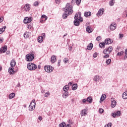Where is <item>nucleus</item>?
Returning <instances> with one entry per match:
<instances>
[{
  "mask_svg": "<svg viewBox=\"0 0 127 127\" xmlns=\"http://www.w3.org/2000/svg\"><path fill=\"white\" fill-rule=\"evenodd\" d=\"M124 53V51H121L120 52L118 53L117 55V56H122V55H123Z\"/></svg>",
  "mask_w": 127,
  "mask_h": 127,
  "instance_id": "41",
  "label": "nucleus"
},
{
  "mask_svg": "<svg viewBox=\"0 0 127 127\" xmlns=\"http://www.w3.org/2000/svg\"><path fill=\"white\" fill-rule=\"evenodd\" d=\"M111 62H112V60L109 59L106 61V64H107V65H110Z\"/></svg>",
  "mask_w": 127,
  "mask_h": 127,
  "instance_id": "42",
  "label": "nucleus"
},
{
  "mask_svg": "<svg viewBox=\"0 0 127 127\" xmlns=\"http://www.w3.org/2000/svg\"><path fill=\"white\" fill-rule=\"evenodd\" d=\"M105 45H106V43H105V42L103 43H100L99 44V47H100V48H105Z\"/></svg>",
  "mask_w": 127,
  "mask_h": 127,
  "instance_id": "32",
  "label": "nucleus"
},
{
  "mask_svg": "<svg viewBox=\"0 0 127 127\" xmlns=\"http://www.w3.org/2000/svg\"><path fill=\"white\" fill-rule=\"evenodd\" d=\"M68 86L69 87H71V86H72V82H69L68 84Z\"/></svg>",
  "mask_w": 127,
  "mask_h": 127,
  "instance_id": "58",
  "label": "nucleus"
},
{
  "mask_svg": "<svg viewBox=\"0 0 127 127\" xmlns=\"http://www.w3.org/2000/svg\"><path fill=\"white\" fill-rule=\"evenodd\" d=\"M93 44L90 43L87 46V49H88V50H92V49H93Z\"/></svg>",
  "mask_w": 127,
  "mask_h": 127,
  "instance_id": "21",
  "label": "nucleus"
},
{
  "mask_svg": "<svg viewBox=\"0 0 127 127\" xmlns=\"http://www.w3.org/2000/svg\"><path fill=\"white\" fill-rule=\"evenodd\" d=\"M69 51H72V46L69 47Z\"/></svg>",
  "mask_w": 127,
  "mask_h": 127,
  "instance_id": "60",
  "label": "nucleus"
},
{
  "mask_svg": "<svg viewBox=\"0 0 127 127\" xmlns=\"http://www.w3.org/2000/svg\"><path fill=\"white\" fill-rule=\"evenodd\" d=\"M43 36H39L38 37V42H39V43H41V42H43Z\"/></svg>",
  "mask_w": 127,
  "mask_h": 127,
  "instance_id": "26",
  "label": "nucleus"
},
{
  "mask_svg": "<svg viewBox=\"0 0 127 127\" xmlns=\"http://www.w3.org/2000/svg\"><path fill=\"white\" fill-rule=\"evenodd\" d=\"M104 42L105 43V44L109 45L112 44L113 42H112V40L110 38H108L105 40Z\"/></svg>",
  "mask_w": 127,
  "mask_h": 127,
  "instance_id": "13",
  "label": "nucleus"
},
{
  "mask_svg": "<svg viewBox=\"0 0 127 127\" xmlns=\"http://www.w3.org/2000/svg\"><path fill=\"white\" fill-rule=\"evenodd\" d=\"M93 81H95V82H99V81H100V76L95 75L93 78Z\"/></svg>",
  "mask_w": 127,
  "mask_h": 127,
  "instance_id": "19",
  "label": "nucleus"
},
{
  "mask_svg": "<svg viewBox=\"0 0 127 127\" xmlns=\"http://www.w3.org/2000/svg\"><path fill=\"white\" fill-rule=\"evenodd\" d=\"M115 0H111V1H110L109 2V4L110 5V6H113V5H114V4H115Z\"/></svg>",
  "mask_w": 127,
  "mask_h": 127,
  "instance_id": "38",
  "label": "nucleus"
},
{
  "mask_svg": "<svg viewBox=\"0 0 127 127\" xmlns=\"http://www.w3.org/2000/svg\"><path fill=\"white\" fill-rule=\"evenodd\" d=\"M6 50H7V46H4L0 48V54H2V53H5L6 52Z\"/></svg>",
  "mask_w": 127,
  "mask_h": 127,
  "instance_id": "7",
  "label": "nucleus"
},
{
  "mask_svg": "<svg viewBox=\"0 0 127 127\" xmlns=\"http://www.w3.org/2000/svg\"><path fill=\"white\" fill-rule=\"evenodd\" d=\"M49 96H50V92L49 91H48L45 93L44 97L47 98V97H49Z\"/></svg>",
  "mask_w": 127,
  "mask_h": 127,
  "instance_id": "40",
  "label": "nucleus"
},
{
  "mask_svg": "<svg viewBox=\"0 0 127 127\" xmlns=\"http://www.w3.org/2000/svg\"><path fill=\"white\" fill-rule=\"evenodd\" d=\"M87 99H83V100H82V103H83V104H86V103H87Z\"/></svg>",
  "mask_w": 127,
  "mask_h": 127,
  "instance_id": "51",
  "label": "nucleus"
},
{
  "mask_svg": "<svg viewBox=\"0 0 127 127\" xmlns=\"http://www.w3.org/2000/svg\"><path fill=\"white\" fill-rule=\"evenodd\" d=\"M56 56H52L51 59V61L52 63H55L56 62Z\"/></svg>",
  "mask_w": 127,
  "mask_h": 127,
  "instance_id": "16",
  "label": "nucleus"
},
{
  "mask_svg": "<svg viewBox=\"0 0 127 127\" xmlns=\"http://www.w3.org/2000/svg\"><path fill=\"white\" fill-rule=\"evenodd\" d=\"M25 11H29L30 10V7H29V4H26L24 7Z\"/></svg>",
  "mask_w": 127,
  "mask_h": 127,
  "instance_id": "14",
  "label": "nucleus"
},
{
  "mask_svg": "<svg viewBox=\"0 0 127 127\" xmlns=\"http://www.w3.org/2000/svg\"><path fill=\"white\" fill-rule=\"evenodd\" d=\"M86 31L88 32V33L93 32V30L92 29V28H91V26H88L86 27Z\"/></svg>",
  "mask_w": 127,
  "mask_h": 127,
  "instance_id": "17",
  "label": "nucleus"
},
{
  "mask_svg": "<svg viewBox=\"0 0 127 127\" xmlns=\"http://www.w3.org/2000/svg\"><path fill=\"white\" fill-rule=\"evenodd\" d=\"M98 56V53H95L93 54V57H94V58H96V57H97Z\"/></svg>",
  "mask_w": 127,
  "mask_h": 127,
  "instance_id": "50",
  "label": "nucleus"
},
{
  "mask_svg": "<svg viewBox=\"0 0 127 127\" xmlns=\"http://www.w3.org/2000/svg\"><path fill=\"white\" fill-rule=\"evenodd\" d=\"M55 2L57 4H60V3L61 2V0H55Z\"/></svg>",
  "mask_w": 127,
  "mask_h": 127,
  "instance_id": "45",
  "label": "nucleus"
},
{
  "mask_svg": "<svg viewBox=\"0 0 127 127\" xmlns=\"http://www.w3.org/2000/svg\"><path fill=\"white\" fill-rule=\"evenodd\" d=\"M44 69L47 73H51V72H53L54 68L51 65H45L44 67Z\"/></svg>",
  "mask_w": 127,
  "mask_h": 127,
  "instance_id": "3",
  "label": "nucleus"
},
{
  "mask_svg": "<svg viewBox=\"0 0 127 127\" xmlns=\"http://www.w3.org/2000/svg\"><path fill=\"white\" fill-rule=\"evenodd\" d=\"M106 96L105 94H103L100 98V101H101V102H103L104 100H105V99H106Z\"/></svg>",
  "mask_w": 127,
  "mask_h": 127,
  "instance_id": "36",
  "label": "nucleus"
},
{
  "mask_svg": "<svg viewBox=\"0 0 127 127\" xmlns=\"http://www.w3.org/2000/svg\"><path fill=\"white\" fill-rule=\"evenodd\" d=\"M47 18H48V17L46 15H42L40 21L42 23V22L45 21V20H47Z\"/></svg>",
  "mask_w": 127,
  "mask_h": 127,
  "instance_id": "12",
  "label": "nucleus"
},
{
  "mask_svg": "<svg viewBox=\"0 0 127 127\" xmlns=\"http://www.w3.org/2000/svg\"><path fill=\"white\" fill-rule=\"evenodd\" d=\"M68 61H69V59H68L67 58H64V62L65 64L67 63V62H68Z\"/></svg>",
  "mask_w": 127,
  "mask_h": 127,
  "instance_id": "49",
  "label": "nucleus"
},
{
  "mask_svg": "<svg viewBox=\"0 0 127 127\" xmlns=\"http://www.w3.org/2000/svg\"><path fill=\"white\" fill-rule=\"evenodd\" d=\"M99 112L100 114H103L104 113V109H103L102 108H100L99 110Z\"/></svg>",
  "mask_w": 127,
  "mask_h": 127,
  "instance_id": "47",
  "label": "nucleus"
},
{
  "mask_svg": "<svg viewBox=\"0 0 127 127\" xmlns=\"http://www.w3.org/2000/svg\"><path fill=\"white\" fill-rule=\"evenodd\" d=\"M36 105V103L35 102V100L33 99L29 106V111H33L35 109V106Z\"/></svg>",
  "mask_w": 127,
  "mask_h": 127,
  "instance_id": "6",
  "label": "nucleus"
},
{
  "mask_svg": "<svg viewBox=\"0 0 127 127\" xmlns=\"http://www.w3.org/2000/svg\"><path fill=\"white\" fill-rule=\"evenodd\" d=\"M116 28H117V24L116 23H113L110 26V30H115Z\"/></svg>",
  "mask_w": 127,
  "mask_h": 127,
  "instance_id": "10",
  "label": "nucleus"
},
{
  "mask_svg": "<svg viewBox=\"0 0 127 127\" xmlns=\"http://www.w3.org/2000/svg\"><path fill=\"white\" fill-rule=\"evenodd\" d=\"M66 126V123L65 122H62L59 125V127H65Z\"/></svg>",
  "mask_w": 127,
  "mask_h": 127,
  "instance_id": "39",
  "label": "nucleus"
},
{
  "mask_svg": "<svg viewBox=\"0 0 127 127\" xmlns=\"http://www.w3.org/2000/svg\"><path fill=\"white\" fill-rule=\"evenodd\" d=\"M26 61L28 62H30L34 59V54H29L26 55Z\"/></svg>",
  "mask_w": 127,
  "mask_h": 127,
  "instance_id": "5",
  "label": "nucleus"
},
{
  "mask_svg": "<svg viewBox=\"0 0 127 127\" xmlns=\"http://www.w3.org/2000/svg\"><path fill=\"white\" fill-rule=\"evenodd\" d=\"M112 127V123H109L107 125H106L105 127Z\"/></svg>",
  "mask_w": 127,
  "mask_h": 127,
  "instance_id": "46",
  "label": "nucleus"
},
{
  "mask_svg": "<svg viewBox=\"0 0 127 127\" xmlns=\"http://www.w3.org/2000/svg\"><path fill=\"white\" fill-rule=\"evenodd\" d=\"M68 123H69V125H73V124H74V123H73V122H72L71 120H69L68 121Z\"/></svg>",
  "mask_w": 127,
  "mask_h": 127,
  "instance_id": "55",
  "label": "nucleus"
},
{
  "mask_svg": "<svg viewBox=\"0 0 127 127\" xmlns=\"http://www.w3.org/2000/svg\"><path fill=\"white\" fill-rule=\"evenodd\" d=\"M101 39H102V37H101V36H98L96 38L97 41H100V40H101Z\"/></svg>",
  "mask_w": 127,
  "mask_h": 127,
  "instance_id": "48",
  "label": "nucleus"
},
{
  "mask_svg": "<svg viewBox=\"0 0 127 127\" xmlns=\"http://www.w3.org/2000/svg\"><path fill=\"white\" fill-rule=\"evenodd\" d=\"M24 38H28L29 37V33L28 32H25L24 33Z\"/></svg>",
  "mask_w": 127,
  "mask_h": 127,
  "instance_id": "31",
  "label": "nucleus"
},
{
  "mask_svg": "<svg viewBox=\"0 0 127 127\" xmlns=\"http://www.w3.org/2000/svg\"><path fill=\"white\" fill-rule=\"evenodd\" d=\"M104 11H105V10L104 9H100L98 10V14L99 15H103V14H104Z\"/></svg>",
  "mask_w": 127,
  "mask_h": 127,
  "instance_id": "25",
  "label": "nucleus"
},
{
  "mask_svg": "<svg viewBox=\"0 0 127 127\" xmlns=\"http://www.w3.org/2000/svg\"><path fill=\"white\" fill-rule=\"evenodd\" d=\"M87 102L89 103V104H92V103H93V100L92 99V97L91 96H89L87 98Z\"/></svg>",
  "mask_w": 127,
  "mask_h": 127,
  "instance_id": "27",
  "label": "nucleus"
},
{
  "mask_svg": "<svg viewBox=\"0 0 127 127\" xmlns=\"http://www.w3.org/2000/svg\"><path fill=\"white\" fill-rule=\"evenodd\" d=\"M81 116H85V115H87V110L86 109H84L81 111L80 113Z\"/></svg>",
  "mask_w": 127,
  "mask_h": 127,
  "instance_id": "23",
  "label": "nucleus"
},
{
  "mask_svg": "<svg viewBox=\"0 0 127 127\" xmlns=\"http://www.w3.org/2000/svg\"><path fill=\"white\" fill-rule=\"evenodd\" d=\"M9 53H10V52L9 51H7L6 53V54H7V55H9Z\"/></svg>",
  "mask_w": 127,
  "mask_h": 127,
  "instance_id": "61",
  "label": "nucleus"
},
{
  "mask_svg": "<svg viewBox=\"0 0 127 127\" xmlns=\"http://www.w3.org/2000/svg\"><path fill=\"white\" fill-rule=\"evenodd\" d=\"M42 94H44L45 93V89H42L41 91Z\"/></svg>",
  "mask_w": 127,
  "mask_h": 127,
  "instance_id": "56",
  "label": "nucleus"
},
{
  "mask_svg": "<svg viewBox=\"0 0 127 127\" xmlns=\"http://www.w3.org/2000/svg\"><path fill=\"white\" fill-rule=\"evenodd\" d=\"M119 37H120V38H123V37H124V34H119Z\"/></svg>",
  "mask_w": 127,
  "mask_h": 127,
  "instance_id": "53",
  "label": "nucleus"
},
{
  "mask_svg": "<svg viewBox=\"0 0 127 127\" xmlns=\"http://www.w3.org/2000/svg\"><path fill=\"white\" fill-rule=\"evenodd\" d=\"M38 119L39 120V121H42V117H41V116H40V117L38 118Z\"/></svg>",
  "mask_w": 127,
  "mask_h": 127,
  "instance_id": "59",
  "label": "nucleus"
},
{
  "mask_svg": "<svg viewBox=\"0 0 127 127\" xmlns=\"http://www.w3.org/2000/svg\"><path fill=\"white\" fill-rule=\"evenodd\" d=\"M8 72L10 73V74H13V67H9L8 69Z\"/></svg>",
  "mask_w": 127,
  "mask_h": 127,
  "instance_id": "34",
  "label": "nucleus"
},
{
  "mask_svg": "<svg viewBox=\"0 0 127 127\" xmlns=\"http://www.w3.org/2000/svg\"><path fill=\"white\" fill-rule=\"evenodd\" d=\"M76 17V18H77V19H80V18H82V17H81V13H76L75 15H74V17Z\"/></svg>",
  "mask_w": 127,
  "mask_h": 127,
  "instance_id": "18",
  "label": "nucleus"
},
{
  "mask_svg": "<svg viewBox=\"0 0 127 127\" xmlns=\"http://www.w3.org/2000/svg\"><path fill=\"white\" fill-rule=\"evenodd\" d=\"M73 6L70 5V3H67L66 7L64 9V11L65 12L63 14V18L64 19H66L67 18V16L70 15V14H72L73 13Z\"/></svg>",
  "mask_w": 127,
  "mask_h": 127,
  "instance_id": "1",
  "label": "nucleus"
},
{
  "mask_svg": "<svg viewBox=\"0 0 127 127\" xmlns=\"http://www.w3.org/2000/svg\"><path fill=\"white\" fill-rule=\"evenodd\" d=\"M60 62H61V61H59V62L58 63V66H60Z\"/></svg>",
  "mask_w": 127,
  "mask_h": 127,
  "instance_id": "63",
  "label": "nucleus"
},
{
  "mask_svg": "<svg viewBox=\"0 0 127 127\" xmlns=\"http://www.w3.org/2000/svg\"><path fill=\"white\" fill-rule=\"evenodd\" d=\"M111 116L113 118H116V117H120L121 116V111H117L116 112H113L112 113Z\"/></svg>",
  "mask_w": 127,
  "mask_h": 127,
  "instance_id": "8",
  "label": "nucleus"
},
{
  "mask_svg": "<svg viewBox=\"0 0 127 127\" xmlns=\"http://www.w3.org/2000/svg\"><path fill=\"white\" fill-rule=\"evenodd\" d=\"M117 106V101L115 100L112 101L111 107L112 108H115Z\"/></svg>",
  "mask_w": 127,
  "mask_h": 127,
  "instance_id": "24",
  "label": "nucleus"
},
{
  "mask_svg": "<svg viewBox=\"0 0 127 127\" xmlns=\"http://www.w3.org/2000/svg\"><path fill=\"white\" fill-rule=\"evenodd\" d=\"M39 4V3L37 1H36L34 3V6H38Z\"/></svg>",
  "mask_w": 127,
  "mask_h": 127,
  "instance_id": "43",
  "label": "nucleus"
},
{
  "mask_svg": "<svg viewBox=\"0 0 127 127\" xmlns=\"http://www.w3.org/2000/svg\"><path fill=\"white\" fill-rule=\"evenodd\" d=\"M122 98L124 100H127V92H125L123 93Z\"/></svg>",
  "mask_w": 127,
  "mask_h": 127,
  "instance_id": "28",
  "label": "nucleus"
},
{
  "mask_svg": "<svg viewBox=\"0 0 127 127\" xmlns=\"http://www.w3.org/2000/svg\"><path fill=\"white\" fill-rule=\"evenodd\" d=\"M16 64V63L15 62V61L12 60L10 62V66L12 67H14Z\"/></svg>",
  "mask_w": 127,
  "mask_h": 127,
  "instance_id": "22",
  "label": "nucleus"
},
{
  "mask_svg": "<svg viewBox=\"0 0 127 127\" xmlns=\"http://www.w3.org/2000/svg\"><path fill=\"white\" fill-rule=\"evenodd\" d=\"M81 0H72L71 1V5H74L75 3H76L77 5H79L81 3Z\"/></svg>",
  "mask_w": 127,
  "mask_h": 127,
  "instance_id": "9",
  "label": "nucleus"
},
{
  "mask_svg": "<svg viewBox=\"0 0 127 127\" xmlns=\"http://www.w3.org/2000/svg\"><path fill=\"white\" fill-rule=\"evenodd\" d=\"M108 49H105L104 51H103V53L104 54H110V53H108Z\"/></svg>",
  "mask_w": 127,
  "mask_h": 127,
  "instance_id": "44",
  "label": "nucleus"
},
{
  "mask_svg": "<svg viewBox=\"0 0 127 127\" xmlns=\"http://www.w3.org/2000/svg\"><path fill=\"white\" fill-rule=\"evenodd\" d=\"M63 89L64 92H67L69 90V86L68 85H65Z\"/></svg>",
  "mask_w": 127,
  "mask_h": 127,
  "instance_id": "30",
  "label": "nucleus"
},
{
  "mask_svg": "<svg viewBox=\"0 0 127 127\" xmlns=\"http://www.w3.org/2000/svg\"><path fill=\"white\" fill-rule=\"evenodd\" d=\"M109 57H110V55L109 54H106V55L103 57V58H108Z\"/></svg>",
  "mask_w": 127,
  "mask_h": 127,
  "instance_id": "52",
  "label": "nucleus"
},
{
  "mask_svg": "<svg viewBox=\"0 0 127 127\" xmlns=\"http://www.w3.org/2000/svg\"><path fill=\"white\" fill-rule=\"evenodd\" d=\"M14 97H15V94L14 93H10L9 95V99H13Z\"/></svg>",
  "mask_w": 127,
  "mask_h": 127,
  "instance_id": "35",
  "label": "nucleus"
},
{
  "mask_svg": "<svg viewBox=\"0 0 127 127\" xmlns=\"http://www.w3.org/2000/svg\"><path fill=\"white\" fill-rule=\"evenodd\" d=\"M84 14L85 17H89V16H91V15H92V13L90 11L85 12Z\"/></svg>",
  "mask_w": 127,
  "mask_h": 127,
  "instance_id": "20",
  "label": "nucleus"
},
{
  "mask_svg": "<svg viewBox=\"0 0 127 127\" xmlns=\"http://www.w3.org/2000/svg\"><path fill=\"white\" fill-rule=\"evenodd\" d=\"M3 21V18L0 17V23H1V22Z\"/></svg>",
  "mask_w": 127,
  "mask_h": 127,
  "instance_id": "57",
  "label": "nucleus"
},
{
  "mask_svg": "<svg viewBox=\"0 0 127 127\" xmlns=\"http://www.w3.org/2000/svg\"><path fill=\"white\" fill-rule=\"evenodd\" d=\"M78 88V85L77 84H74L72 86V90L73 91H75V90H77V88Z\"/></svg>",
  "mask_w": 127,
  "mask_h": 127,
  "instance_id": "29",
  "label": "nucleus"
},
{
  "mask_svg": "<svg viewBox=\"0 0 127 127\" xmlns=\"http://www.w3.org/2000/svg\"><path fill=\"white\" fill-rule=\"evenodd\" d=\"M108 49V53L110 54L111 52H112L113 51V47H109L108 48H107Z\"/></svg>",
  "mask_w": 127,
  "mask_h": 127,
  "instance_id": "37",
  "label": "nucleus"
},
{
  "mask_svg": "<svg viewBox=\"0 0 127 127\" xmlns=\"http://www.w3.org/2000/svg\"><path fill=\"white\" fill-rule=\"evenodd\" d=\"M27 68L28 70L32 71L35 70V69H37V65L33 63H29L27 64Z\"/></svg>",
  "mask_w": 127,
  "mask_h": 127,
  "instance_id": "2",
  "label": "nucleus"
},
{
  "mask_svg": "<svg viewBox=\"0 0 127 127\" xmlns=\"http://www.w3.org/2000/svg\"><path fill=\"white\" fill-rule=\"evenodd\" d=\"M80 22H83V18H81L78 19L77 18L74 17V20L73 21V24L75 26H79L80 25Z\"/></svg>",
  "mask_w": 127,
  "mask_h": 127,
  "instance_id": "4",
  "label": "nucleus"
},
{
  "mask_svg": "<svg viewBox=\"0 0 127 127\" xmlns=\"http://www.w3.org/2000/svg\"><path fill=\"white\" fill-rule=\"evenodd\" d=\"M3 42V38L0 39V43H2Z\"/></svg>",
  "mask_w": 127,
  "mask_h": 127,
  "instance_id": "54",
  "label": "nucleus"
},
{
  "mask_svg": "<svg viewBox=\"0 0 127 127\" xmlns=\"http://www.w3.org/2000/svg\"><path fill=\"white\" fill-rule=\"evenodd\" d=\"M125 55H127V49L125 50Z\"/></svg>",
  "mask_w": 127,
  "mask_h": 127,
  "instance_id": "64",
  "label": "nucleus"
},
{
  "mask_svg": "<svg viewBox=\"0 0 127 127\" xmlns=\"http://www.w3.org/2000/svg\"><path fill=\"white\" fill-rule=\"evenodd\" d=\"M66 127H71V125H70V124H67L66 125Z\"/></svg>",
  "mask_w": 127,
  "mask_h": 127,
  "instance_id": "62",
  "label": "nucleus"
},
{
  "mask_svg": "<svg viewBox=\"0 0 127 127\" xmlns=\"http://www.w3.org/2000/svg\"><path fill=\"white\" fill-rule=\"evenodd\" d=\"M6 26H4L2 28H0V34H1L3 31H5Z\"/></svg>",
  "mask_w": 127,
  "mask_h": 127,
  "instance_id": "33",
  "label": "nucleus"
},
{
  "mask_svg": "<svg viewBox=\"0 0 127 127\" xmlns=\"http://www.w3.org/2000/svg\"><path fill=\"white\" fill-rule=\"evenodd\" d=\"M62 97L63 98H64V99H67V98L69 97V92H65L64 93H63Z\"/></svg>",
  "mask_w": 127,
  "mask_h": 127,
  "instance_id": "15",
  "label": "nucleus"
},
{
  "mask_svg": "<svg viewBox=\"0 0 127 127\" xmlns=\"http://www.w3.org/2000/svg\"><path fill=\"white\" fill-rule=\"evenodd\" d=\"M24 23H29L31 22V18H29L28 17H25L24 19Z\"/></svg>",
  "mask_w": 127,
  "mask_h": 127,
  "instance_id": "11",
  "label": "nucleus"
}]
</instances>
